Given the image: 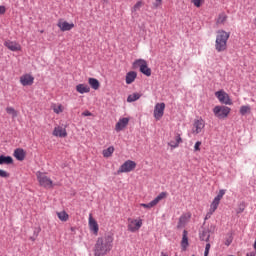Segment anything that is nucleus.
Listing matches in <instances>:
<instances>
[{
  "instance_id": "obj_1",
  "label": "nucleus",
  "mask_w": 256,
  "mask_h": 256,
  "mask_svg": "<svg viewBox=\"0 0 256 256\" xmlns=\"http://www.w3.org/2000/svg\"><path fill=\"white\" fill-rule=\"evenodd\" d=\"M113 241H115L113 234L99 237L94 246V256H105L110 253L111 249H113Z\"/></svg>"
},
{
  "instance_id": "obj_2",
  "label": "nucleus",
  "mask_w": 256,
  "mask_h": 256,
  "mask_svg": "<svg viewBox=\"0 0 256 256\" xmlns=\"http://www.w3.org/2000/svg\"><path fill=\"white\" fill-rule=\"evenodd\" d=\"M231 34L225 30H218L215 41V49L218 53H223L227 51V41H229Z\"/></svg>"
},
{
  "instance_id": "obj_3",
  "label": "nucleus",
  "mask_w": 256,
  "mask_h": 256,
  "mask_svg": "<svg viewBox=\"0 0 256 256\" xmlns=\"http://www.w3.org/2000/svg\"><path fill=\"white\" fill-rule=\"evenodd\" d=\"M37 181L40 187H44V189H53L55 184H53V180L47 176L46 173L36 172Z\"/></svg>"
},
{
  "instance_id": "obj_4",
  "label": "nucleus",
  "mask_w": 256,
  "mask_h": 256,
  "mask_svg": "<svg viewBox=\"0 0 256 256\" xmlns=\"http://www.w3.org/2000/svg\"><path fill=\"white\" fill-rule=\"evenodd\" d=\"M213 113L218 119H227L229 113H231V108L227 106H215L213 108Z\"/></svg>"
},
{
  "instance_id": "obj_5",
  "label": "nucleus",
  "mask_w": 256,
  "mask_h": 256,
  "mask_svg": "<svg viewBox=\"0 0 256 256\" xmlns=\"http://www.w3.org/2000/svg\"><path fill=\"white\" fill-rule=\"evenodd\" d=\"M141 227H143V219L128 218V231H130V233H137Z\"/></svg>"
},
{
  "instance_id": "obj_6",
  "label": "nucleus",
  "mask_w": 256,
  "mask_h": 256,
  "mask_svg": "<svg viewBox=\"0 0 256 256\" xmlns=\"http://www.w3.org/2000/svg\"><path fill=\"white\" fill-rule=\"evenodd\" d=\"M133 67L137 68L139 67L140 71L143 73V75H146V77H151V68L147 65V61L144 59H138L133 63Z\"/></svg>"
},
{
  "instance_id": "obj_7",
  "label": "nucleus",
  "mask_w": 256,
  "mask_h": 256,
  "mask_svg": "<svg viewBox=\"0 0 256 256\" xmlns=\"http://www.w3.org/2000/svg\"><path fill=\"white\" fill-rule=\"evenodd\" d=\"M136 167L137 163L135 161L127 160L119 167L117 173L118 175L121 173H131V171H135Z\"/></svg>"
},
{
  "instance_id": "obj_8",
  "label": "nucleus",
  "mask_w": 256,
  "mask_h": 256,
  "mask_svg": "<svg viewBox=\"0 0 256 256\" xmlns=\"http://www.w3.org/2000/svg\"><path fill=\"white\" fill-rule=\"evenodd\" d=\"M205 129V120L202 118L195 119L192 124V135H199Z\"/></svg>"
},
{
  "instance_id": "obj_9",
  "label": "nucleus",
  "mask_w": 256,
  "mask_h": 256,
  "mask_svg": "<svg viewBox=\"0 0 256 256\" xmlns=\"http://www.w3.org/2000/svg\"><path fill=\"white\" fill-rule=\"evenodd\" d=\"M167 198V192H161L154 200H152L148 204H140V207H144V209H153L160 201Z\"/></svg>"
},
{
  "instance_id": "obj_10",
  "label": "nucleus",
  "mask_w": 256,
  "mask_h": 256,
  "mask_svg": "<svg viewBox=\"0 0 256 256\" xmlns=\"http://www.w3.org/2000/svg\"><path fill=\"white\" fill-rule=\"evenodd\" d=\"M215 97H217L218 101H220V103H223L224 105H233L231 97H229V94H227L225 90L215 92Z\"/></svg>"
},
{
  "instance_id": "obj_11",
  "label": "nucleus",
  "mask_w": 256,
  "mask_h": 256,
  "mask_svg": "<svg viewBox=\"0 0 256 256\" xmlns=\"http://www.w3.org/2000/svg\"><path fill=\"white\" fill-rule=\"evenodd\" d=\"M163 115H165V103H157L154 107V118L160 121Z\"/></svg>"
},
{
  "instance_id": "obj_12",
  "label": "nucleus",
  "mask_w": 256,
  "mask_h": 256,
  "mask_svg": "<svg viewBox=\"0 0 256 256\" xmlns=\"http://www.w3.org/2000/svg\"><path fill=\"white\" fill-rule=\"evenodd\" d=\"M88 225L90 231H92L94 235H97L99 233V224L97 223V220L93 218V214H89Z\"/></svg>"
},
{
  "instance_id": "obj_13",
  "label": "nucleus",
  "mask_w": 256,
  "mask_h": 256,
  "mask_svg": "<svg viewBox=\"0 0 256 256\" xmlns=\"http://www.w3.org/2000/svg\"><path fill=\"white\" fill-rule=\"evenodd\" d=\"M57 27H59L60 31H71L75 27L74 23H69L63 19L58 20Z\"/></svg>"
},
{
  "instance_id": "obj_14",
  "label": "nucleus",
  "mask_w": 256,
  "mask_h": 256,
  "mask_svg": "<svg viewBox=\"0 0 256 256\" xmlns=\"http://www.w3.org/2000/svg\"><path fill=\"white\" fill-rule=\"evenodd\" d=\"M35 78L31 74H24L20 77V83L23 87L33 85Z\"/></svg>"
},
{
  "instance_id": "obj_15",
  "label": "nucleus",
  "mask_w": 256,
  "mask_h": 256,
  "mask_svg": "<svg viewBox=\"0 0 256 256\" xmlns=\"http://www.w3.org/2000/svg\"><path fill=\"white\" fill-rule=\"evenodd\" d=\"M4 46L9 49V51H21V44L16 41L6 40Z\"/></svg>"
},
{
  "instance_id": "obj_16",
  "label": "nucleus",
  "mask_w": 256,
  "mask_h": 256,
  "mask_svg": "<svg viewBox=\"0 0 256 256\" xmlns=\"http://www.w3.org/2000/svg\"><path fill=\"white\" fill-rule=\"evenodd\" d=\"M219 203H221V201L217 200L216 198L213 199L212 203L210 204V209L205 216L206 220L211 219V215H213V213L217 211V208L219 207Z\"/></svg>"
},
{
  "instance_id": "obj_17",
  "label": "nucleus",
  "mask_w": 256,
  "mask_h": 256,
  "mask_svg": "<svg viewBox=\"0 0 256 256\" xmlns=\"http://www.w3.org/2000/svg\"><path fill=\"white\" fill-rule=\"evenodd\" d=\"M127 125H129V118H120L115 125V131H117V133H119V131H123Z\"/></svg>"
},
{
  "instance_id": "obj_18",
  "label": "nucleus",
  "mask_w": 256,
  "mask_h": 256,
  "mask_svg": "<svg viewBox=\"0 0 256 256\" xmlns=\"http://www.w3.org/2000/svg\"><path fill=\"white\" fill-rule=\"evenodd\" d=\"M54 137H67V130L62 126H56L54 127L53 133Z\"/></svg>"
},
{
  "instance_id": "obj_19",
  "label": "nucleus",
  "mask_w": 256,
  "mask_h": 256,
  "mask_svg": "<svg viewBox=\"0 0 256 256\" xmlns=\"http://www.w3.org/2000/svg\"><path fill=\"white\" fill-rule=\"evenodd\" d=\"M187 235H188L187 230H184L182 235V240H181L182 251H187V247H189V237Z\"/></svg>"
},
{
  "instance_id": "obj_20",
  "label": "nucleus",
  "mask_w": 256,
  "mask_h": 256,
  "mask_svg": "<svg viewBox=\"0 0 256 256\" xmlns=\"http://www.w3.org/2000/svg\"><path fill=\"white\" fill-rule=\"evenodd\" d=\"M76 91L77 93H80V95H84V93H90L91 87L87 84H78L76 85Z\"/></svg>"
},
{
  "instance_id": "obj_21",
  "label": "nucleus",
  "mask_w": 256,
  "mask_h": 256,
  "mask_svg": "<svg viewBox=\"0 0 256 256\" xmlns=\"http://www.w3.org/2000/svg\"><path fill=\"white\" fill-rule=\"evenodd\" d=\"M189 219H191V213L183 214L179 218L178 227H185V225H187V223H189Z\"/></svg>"
},
{
  "instance_id": "obj_22",
  "label": "nucleus",
  "mask_w": 256,
  "mask_h": 256,
  "mask_svg": "<svg viewBox=\"0 0 256 256\" xmlns=\"http://www.w3.org/2000/svg\"><path fill=\"white\" fill-rule=\"evenodd\" d=\"M51 109L52 111H54V113L56 115H61V113H63V111H65V106H63V104H56V103H53L51 105Z\"/></svg>"
},
{
  "instance_id": "obj_23",
  "label": "nucleus",
  "mask_w": 256,
  "mask_h": 256,
  "mask_svg": "<svg viewBox=\"0 0 256 256\" xmlns=\"http://www.w3.org/2000/svg\"><path fill=\"white\" fill-rule=\"evenodd\" d=\"M25 150L21 149V148H17L14 151V157L15 159H17V161H25Z\"/></svg>"
},
{
  "instance_id": "obj_24",
  "label": "nucleus",
  "mask_w": 256,
  "mask_h": 256,
  "mask_svg": "<svg viewBox=\"0 0 256 256\" xmlns=\"http://www.w3.org/2000/svg\"><path fill=\"white\" fill-rule=\"evenodd\" d=\"M137 79V72L130 71L126 74V84L131 85Z\"/></svg>"
},
{
  "instance_id": "obj_25",
  "label": "nucleus",
  "mask_w": 256,
  "mask_h": 256,
  "mask_svg": "<svg viewBox=\"0 0 256 256\" xmlns=\"http://www.w3.org/2000/svg\"><path fill=\"white\" fill-rule=\"evenodd\" d=\"M0 165H13V158L11 156H0Z\"/></svg>"
},
{
  "instance_id": "obj_26",
  "label": "nucleus",
  "mask_w": 256,
  "mask_h": 256,
  "mask_svg": "<svg viewBox=\"0 0 256 256\" xmlns=\"http://www.w3.org/2000/svg\"><path fill=\"white\" fill-rule=\"evenodd\" d=\"M183 143V139H181V135L177 134L176 135V141H170L168 143L169 147H171L172 149H177V147H179V144Z\"/></svg>"
},
{
  "instance_id": "obj_27",
  "label": "nucleus",
  "mask_w": 256,
  "mask_h": 256,
  "mask_svg": "<svg viewBox=\"0 0 256 256\" xmlns=\"http://www.w3.org/2000/svg\"><path fill=\"white\" fill-rule=\"evenodd\" d=\"M88 83L90 87L94 89V91H97L99 87H101V83H99V80H97L96 78H89Z\"/></svg>"
},
{
  "instance_id": "obj_28",
  "label": "nucleus",
  "mask_w": 256,
  "mask_h": 256,
  "mask_svg": "<svg viewBox=\"0 0 256 256\" xmlns=\"http://www.w3.org/2000/svg\"><path fill=\"white\" fill-rule=\"evenodd\" d=\"M56 215L58 219L64 223L69 221V214H67L65 211L57 212Z\"/></svg>"
},
{
  "instance_id": "obj_29",
  "label": "nucleus",
  "mask_w": 256,
  "mask_h": 256,
  "mask_svg": "<svg viewBox=\"0 0 256 256\" xmlns=\"http://www.w3.org/2000/svg\"><path fill=\"white\" fill-rule=\"evenodd\" d=\"M115 152V147L110 146L107 149L103 150L102 155L103 157L109 158Z\"/></svg>"
},
{
  "instance_id": "obj_30",
  "label": "nucleus",
  "mask_w": 256,
  "mask_h": 256,
  "mask_svg": "<svg viewBox=\"0 0 256 256\" xmlns=\"http://www.w3.org/2000/svg\"><path fill=\"white\" fill-rule=\"evenodd\" d=\"M138 99H141V94L139 93H133L130 94L127 98L128 103H133L134 101H138Z\"/></svg>"
},
{
  "instance_id": "obj_31",
  "label": "nucleus",
  "mask_w": 256,
  "mask_h": 256,
  "mask_svg": "<svg viewBox=\"0 0 256 256\" xmlns=\"http://www.w3.org/2000/svg\"><path fill=\"white\" fill-rule=\"evenodd\" d=\"M6 113H8V115H11L13 119H15V117L19 115L17 110H15V108L13 107H6Z\"/></svg>"
},
{
  "instance_id": "obj_32",
  "label": "nucleus",
  "mask_w": 256,
  "mask_h": 256,
  "mask_svg": "<svg viewBox=\"0 0 256 256\" xmlns=\"http://www.w3.org/2000/svg\"><path fill=\"white\" fill-rule=\"evenodd\" d=\"M210 237H211V235L209 234V231H207V230L202 231V233L200 234L201 241H209Z\"/></svg>"
},
{
  "instance_id": "obj_33",
  "label": "nucleus",
  "mask_w": 256,
  "mask_h": 256,
  "mask_svg": "<svg viewBox=\"0 0 256 256\" xmlns=\"http://www.w3.org/2000/svg\"><path fill=\"white\" fill-rule=\"evenodd\" d=\"M247 113H251V107H249V106H241L240 107V114L247 115Z\"/></svg>"
},
{
  "instance_id": "obj_34",
  "label": "nucleus",
  "mask_w": 256,
  "mask_h": 256,
  "mask_svg": "<svg viewBox=\"0 0 256 256\" xmlns=\"http://www.w3.org/2000/svg\"><path fill=\"white\" fill-rule=\"evenodd\" d=\"M142 5H143V1L140 0V1L136 2V4L132 8V12L135 13V12L139 11V9H141Z\"/></svg>"
},
{
  "instance_id": "obj_35",
  "label": "nucleus",
  "mask_w": 256,
  "mask_h": 256,
  "mask_svg": "<svg viewBox=\"0 0 256 256\" xmlns=\"http://www.w3.org/2000/svg\"><path fill=\"white\" fill-rule=\"evenodd\" d=\"M227 21V15L225 14H220L217 20L218 24H223Z\"/></svg>"
},
{
  "instance_id": "obj_36",
  "label": "nucleus",
  "mask_w": 256,
  "mask_h": 256,
  "mask_svg": "<svg viewBox=\"0 0 256 256\" xmlns=\"http://www.w3.org/2000/svg\"><path fill=\"white\" fill-rule=\"evenodd\" d=\"M0 177H2V179H9V177H11V174L3 169H0Z\"/></svg>"
},
{
  "instance_id": "obj_37",
  "label": "nucleus",
  "mask_w": 256,
  "mask_h": 256,
  "mask_svg": "<svg viewBox=\"0 0 256 256\" xmlns=\"http://www.w3.org/2000/svg\"><path fill=\"white\" fill-rule=\"evenodd\" d=\"M231 243H233V236L228 235L225 239L224 245H226V247H229V245H231Z\"/></svg>"
},
{
  "instance_id": "obj_38",
  "label": "nucleus",
  "mask_w": 256,
  "mask_h": 256,
  "mask_svg": "<svg viewBox=\"0 0 256 256\" xmlns=\"http://www.w3.org/2000/svg\"><path fill=\"white\" fill-rule=\"evenodd\" d=\"M224 195H225V190H223V189L219 190L218 195L214 199L221 201V199H223Z\"/></svg>"
},
{
  "instance_id": "obj_39",
  "label": "nucleus",
  "mask_w": 256,
  "mask_h": 256,
  "mask_svg": "<svg viewBox=\"0 0 256 256\" xmlns=\"http://www.w3.org/2000/svg\"><path fill=\"white\" fill-rule=\"evenodd\" d=\"M205 0H191V3H193L194 7H201V4L204 2Z\"/></svg>"
},
{
  "instance_id": "obj_40",
  "label": "nucleus",
  "mask_w": 256,
  "mask_h": 256,
  "mask_svg": "<svg viewBox=\"0 0 256 256\" xmlns=\"http://www.w3.org/2000/svg\"><path fill=\"white\" fill-rule=\"evenodd\" d=\"M163 5V0H156L155 3L153 4L154 8L157 9Z\"/></svg>"
},
{
  "instance_id": "obj_41",
  "label": "nucleus",
  "mask_w": 256,
  "mask_h": 256,
  "mask_svg": "<svg viewBox=\"0 0 256 256\" xmlns=\"http://www.w3.org/2000/svg\"><path fill=\"white\" fill-rule=\"evenodd\" d=\"M194 151H201V141H197L194 145Z\"/></svg>"
},
{
  "instance_id": "obj_42",
  "label": "nucleus",
  "mask_w": 256,
  "mask_h": 256,
  "mask_svg": "<svg viewBox=\"0 0 256 256\" xmlns=\"http://www.w3.org/2000/svg\"><path fill=\"white\" fill-rule=\"evenodd\" d=\"M211 249V244H206L204 256H209V250Z\"/></svg>"
},
{
  "instance_id": "obj_43",
  "label": "nucleus",
  "mask_w": 256,
  "mask_h": 256,
  "mask_svg": "<svg viewBox=\"0 0 256 256\" xmlns=\"http://www.w3.org/2000/svg\"><path fill=\"white\" fill-rule=\"evenodd\" d=\"M83 117H91L93 114L89 111V110H86L82 113Z\"/></svg>"
},
{
  "instance_id": "obj_44",
  "label": "nucleus",
  "mask_w": 256,
  "mask_h": 256,
  "mask_svg": "<svg viewBox=\"0 0 256 256\" xmlns=\"http://www.w3.org/2000/svg\"><path fill=\"white\" fill-rule=\"evenodd\" d=\"M7 11V8H5V6H0V15H5Z\"/></svg>"
},
{
  "instance_id": "obj_45",
  "label": "nucleus",
  "mask_w": 256,
  "mask_h": 256,
  "mask_svg": "<svg viewBox=\"0 0 256 256\" xmlns=\"http://www.w3.org/2000/svg\"><path fill=\"white\" fill-rule=\"evenodd\" d=\"M243 211H245V206L240 207L237 213H243Z\"/></svg>"
},
{
  "instance_id": "obj_46",
  "label": "nucleus",
  "mask_w": 256,
  "mask_h": 256,
  "mask_svg": "<svg viewBox=\"0 0 256 256\" xmlns=\"http://www.w3.org/2000/svg\"><path fill=\"white\" fill-rule=\"evenodd\" d=\"M246 256H256V252H249Z\"/></svg>"
},
{
  "instance_id": "obj_47",
  "label": "nucleus",
  "mask_w": 256,
  "mask_h": 256,
  "mask_svg": "<svg viewBox=\"0 0 256 256\" xmlns=\"http://www.w3.org/2000/svg\"><path fill=\"white\" fill-rule=\"evenodd\" d=\"M161 256H168V255L162 252V253H161Z\"/></svg>"
},
{
  "instance_id": "obj_48",
  "label": "nucleus",
  "mask_w": 256,
  "mask_h": 256,
  "mask_svg": "<svg viewBox=\"0 0 256 256\" xmlns=\"http://www.w3.org/2000/svg\"><path fill=\"white\" fill-rule=\"evenodd\" d=\"M71 231H75V228L72 227V228H71Z\"/></svg>"
}]
</instances>
